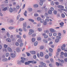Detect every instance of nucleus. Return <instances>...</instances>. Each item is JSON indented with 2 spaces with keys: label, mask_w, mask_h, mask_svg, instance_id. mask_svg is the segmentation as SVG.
<instances>
[{
  "label": "nucleus",
  "mask_w": 67,
  "mask_h": 67,
  "mask_svg": "<svg viewBox=\"0 0 67 67\" xmlns=\"http://www.w3.org/2000/svg\"><path fill=\"white\" fill-rule=\"evenodd\" d=\"M29 20L30 21H31V22H34V20H33L31 19H29Z\"/></svg>",
  "instance_id": "30"
},
{
  "label": "nucleus",
  "mask_w": 67,
  "mask_h": 67,
  "mask_svg": "<svg viewBox=\"0 0 67 67\" xmlns=\"http://www.w3.org/2000/svg\"><path fill=\"white\" fill-rule=\"evenodd\" d=\"M61 64H63L64 63V60H61Z\"/></svg>",
  "instance_id": "60"
},
{
  "label": "nucleus",
  "mask_w": 67,
  "mask_h": 67,
  "mask_svg": "<svg viewBox=\"0 0 67 67\" xmlns=\"http://www.w3.org/2000/svg\"><path fill=\"white\" fill-rule=\"evenodd\" d=\"M9 29L10 30H12L13 29H14V27H9Z\"/></svg>",
  "instance_id": "41"
},
{
  "label": "nucleus",
  "mask_w": 67,
  "mask_h": 67,
  "mask_svg": "<svg viewBox=\"0 0 67 67\" xmlns=\"http://www.w3.org/2000/svg\"><path fill=\"white\" fill-rule=\"evenodd\" d=\"M53 12L54 14H57V11L56 10H54Z\"/></svg>",
  "instance_id": "52"
},
{
  "label": "nucleus",
  "mask_w": 67,
  "mask_h": 67,
  "mask_svg": "<svg viewBox=\"0 0 67 67\" xmlns=\"http://www.w3.org/2000/svg\"><path fill=\"white\" fill-rule=\"evenodd\" d=\"M37 44H38V42H36L34 43V46H37Z\"/></svg>",
  "instance_id": "28"
},
{
  "label": "nucleus",
  "mask_w": 67,
  "mask_h": 67,
  "mask_svg": "<svg viewBox=\"0 0 67 67\" xmlns=\"http://www.w3.org/2000/svg\"><path fill=\"white\" fill-rule=\"evenodd\" d=\"M4 60V62H7V61H8V59L7 58H5L4 59H3L2 61H3Z\"/></svg>",
  "instance_id": "38"
},
{
  "label": "nucleus",
  "mask_w": 67,
  "mask_h": 67,
  "mask_svg": "<svg viewBox=\"0 0 67 67\" xmlns=\"http://www.w3.org/2000/svg\"><path fill=\"white\" fill-rule=\"evenodd\" d=\"M58 36H57L56 37L57 38H61V37H60L61 36V34L60 33H59L58 34Z\"/></svg>",
  "instance_id": "5"
},
{
  "label": "nucleus",
  "mask_w": 67,
  "mask_h": 67,
  "mask_svg": "<svg viewBox=\"0 0 67 67\" xmlns=\"http://www.w3.org/2000/svg\"><path fill=\"white\" fill-rule=\"evenodd\" d=\"M42 40V38L40 37H38L37 38V40L38 41H41Z\"/></svg>",
  "instance_id": "33"
},
{
  "label": "nucleus",
  "mask_w": 67,
  "mask_h": 67,
  "mask_svg": "<svg viewBox=\"0 0 67 67\" xmlns=\"http://www.w3.org/2000/svg\"><path fill=\"white\" fill-rule=\"evenodd\" d=\"M29 11H30V12H31V11H32V9L30 8H29Z\"/></svg>",
  "instance_id": "58"
},
{
  "label": "nucleus",
  "mask_w": 67,
  "mask_h": 67,
  "mask_svg": "<svg viewBox=\"0 0 67 67\" xmlns=\"http://www.w3.org/2000/svg\"><path fill=\"white\" fill-rule=\"evenodd\" d=\"M16 52H19L20 51V48H19V47H17L16 48Z\"/></svg>",
  "instance_id": "14"
},
{
  "label": "nucleus",
  "mask_w": 67,
  "mask_h": 67,
  "mask_svg": "<svg viewBox=\"0 0 67 67\" xmlns=\"http://www.w3.org/2000/svg\"><path fill=\"white\" fill-rule=\"evenodd\" d=\"M37 21H40L41 20V18L40 17H38L37 18Z\"/></svg>",
  "instance_id": "35"
},
{
  "label": "nucleus",
  "mask_w": 67,
  "mask_h": 67,
  "mask_svg": "<svg viewBox=\"0 0 67 67\" xmlns=\"http://www.w3.org/2000/svg\"><path fill=\"white\" fill-rule=\"evenodd\" d=\"M10 55H11V57L12 58H14L15 57V54H14L11 53L10 54Z\"/></svg>",
  "instance_id": "8"
},
{
  "label": "nucleus",
  "mask_w": 67,
  "mask_h": 67,
  "mask_svg": "<svg viewBox=\"0 0 67 67\" xmlns=\"http://www.w3.org/2000/svg\"><path fill=\"white\" fill-rule=\"evenodd\" d=\"M49 52H50V53H52L53 50L51 48H49Z\"/></svg>",
  "instance_id": "23"
},
{
  "label": "nucleus",
  "mask_w": 67,
  "mask_h": 67,
  "mask_svg": "<svg viewBox=\"0 0 67 67\" xmlns=\"http://www.w3.org/2000/svg\"><path fill=\"white\" fill-rule=\"evenodd\" d=\"M36 61H28L27 62H26L25 63V65H30V63H32V64H36Z\"/></svg>",
  "instance_id": "1"
},
{
  "label": "nucleus",
  "mask_w": 67,
  "mask_h": 67,
  "mask_svg": "<svg viewBox=\"0 0 67 67\" xmlns=\"http://www.w3.org/2000/svg\"><path fill=\"white\" fill-rule=\"evenodd\" d=\"M34 8H38V5L37 4H35L34 5Z\"/></svg>",
  "instance_id": "19"
},
{
  "label": "nucleus",
  "mask_w": 67,
  "mask_h": 67,
  "mask_svg": "<svg viewBox=\"0 0 67 67\" xmlns=\"http://www.w3.org/2000/svg\"><path fill=\"white\" fill-rule=\"evenodd\" d=\"M9 55V53H6L5 54V56L6 57H8Z\"/></svg>",
  "instance_id": "37"
},
{
  "label": "nucleus",
  "mask_w": 67,
  "mask_h": 67,
  "mask_svg": "<svg viewBox=\"0 0 67 67\" xmlns=\"http://www.w3.org/2000/svg\"><path fill=\"white\" fill-rule=\"evenodd\" d=\"M17 42L19 43H21L22 42V40L21 39H18L17 40Z\"/></svg>",
  "instance_id": "21"
},
{
  "label": "nucleus",
  "mask_w": 67,
  "mask_h": 67,
  "mask_svg": "<svg viewBox=\"0 0 67 67\" xmlns=\"http://www.w3.org/2000/svg\"><path fill=\"white\" fill-rule=\"evenodd\" d=\"M40 65H43L44 66H46V64H45V63H44L43 62H41L40 63Z\"/></svg>",
  "instance_id": "16"
},
{
  "label": "nucleus",
  "mask_w": 67,
  "mask_h": 67,
  "mask_svg": "<svg viewBox=\"0 0 67 67\" xmlns=\"http://www.w3.org/2000/svg\"><path fill=\"white\" fill-rule=\"evenodd\" d=\"M20 15H18L17 16L16 18L17 20H19V18H20Z\"/></svg>",
  "instance_id": "55"
},
{
  "label": "nucleus",
  "mask_w": 67,
  "mask_h": 67,
  "mask_svg": "<svg viewBox=\"0 0 67 67\" xmlns=\"http://www.w3.org/2000/svg\"><path fill=\"white\" fill-rule=\"evenodd\" d=\"M64 23L63 22H62L61 23H60L59 24L60 25H61V26H63L64 25Z\"/></svg>",
  "instance_id": "27"
},
{
  "label": "nucleus",
  "mask_w": 67,
  "mask_h": 67,
  "mask_svg": "<svg viewBox=\"0 0 67 67\" xmlns=\"http://www.w3.org/2000/svg\"><path fill=\"white\" fill-rule=\"evenodd\" d=\"M44 54L43 52H41L40 53V56L41 57H43Z\"/></svg>",
  "instance_id": "15"
},
{
  "label": "nucleus",
  "mask_w": 67,
  "mask_h": 67,
  "mask_svg": "<svg viewBox=\"0 0 67 67\" xmlns=\"http://www.w3.org/2000/svg\"><path fill=\"white\" fill-rule=\"evenodd\" d=\"M57 52H58H58H60L61 51V50L59 48L57 49Z\"/></svg>",
  "instance_id": "48"
},
{
  "label": "nucleus",
  "mask_w": 67,
  "mask_h": 67,
  "mask_svg": "<svg viewBox=\"0 0 67 67\" xmlns=\"http://www.w3.org/2000/svg\"><path fill=\"white\" fill-rule=\"evenodd\" d=\"M49 55L50 57L52 56V53H49Z\"/></svg>",
  "instance_id": "59"
},
{
  "label": "nucleus",
  "mask_w": 67,
  "mask_h": 67,
  "mask_svg": "<svg viewBox=\"0 0 67 67\" xmlns=\"http://www.w3.org/2000/svg\"><path fill=\"white\" fill-rule=\"evenodd\" d=\"M26 54L27 56H30V54L29 53L26 52Z\"/></svg>",
  "instance_id": "50"
},
{
  "label": "nucleus",
  "mask_w": 67,
  "mask_h": 67,
  "mask_svg": "<svg viewBox=\"0 0 67 67\" xmlns=\"http://www.w3.org/2000/svg\"><path fill=\"white\" fill-rule=\"evenodd\" d=\"M33 58L34 59H36V55H34L33 56Z\"/></svg>",
  "instance_id": "45"
},
{
  "label": "nucleus",
  "mask_w": 67,
  "mask_h": 67,
  "mask_svg": "<svg viewBox=\"0 0 67 67\" xmlns=\"http://www.w3.org/2000/svg\"><path fill=\"white\" fill-rule=\"evenodd\" d=\"M16 37L17 38H19L21 39V37L19 35H17L16 36Z\"/></svg>",
  "instance_id": "18"
},
{
  "label": "nucleus",
  "mask_w": 67,
  "mask_h": 67,
  "mask_svg": "<svg viewBox=\"0 0 67 67\" xmlns=\"http://www.w3.org/2000/svg\"><path fill=\"white\" fill-rule=\"evenodd\" d=\"M21 59H22L20 61L21 63H24V60H26V59L25 58H24L23 57H21Z\"/></svg>",
  "instance_id": "4"
},
{
  "label": "nucleus",
  "mask_w": 67,
  "mask_h": 67,
  "mask_svg": "<svg viewBox=\"0 0 67 67\" xmlns=\"http://www.w3.org/2000/svg\"><path fill=\"white\" fill-rule=\"evenodd\" d=\"M55 4L56 5H59V3L58 2H55Z\"/></svg>",
  "instance_id": "57"
},
{
  "label": "nucleus",
  "mask_w": 67,
  "mask_h": 67,
  "mask_svg": "<svg viewBox=\"0 0 67 67\" xmlns=\"http://www.w3.org/2000/svg\"><path fill=\"white\" fill-rule=\"evenodd\" d=\"M43 24L44 25H46L47 24V22L46 21H44L43 22Z\"/></svg>",
  "instance_id": "39"
},
{
  "label": "nucleus",
  "mask_w": 67,
  "mask_h": 67,
  "mask_svg": "<svg viewBox=\"0 0 67 67\" xmlns=\"http://www.w3.org/2000/svg\"><path fill=\"white\" fill-rule=\"evenodd\" d=\"M40 49H43V48H44V46H40Z\"/></svg>",
  "instance_id": "43"
},
{
  "label": "nucleus",
  "mask_w": 67,
  "mask_h": 67,
  "mask_svg": "<svg viewBox=\"0 0 67 67\" xmlns=\"http://www.w3.org/2000/svg\"><path fill=\"white\" fill-rule=\"evenodd\" d=\"M50 61L51 62H54V60H53V59L52 58H51L50 59Z\"/></svg>",
  "instance_id": "61"
},
{
  "label": "nucleus",
  "mask_w": 67,
  "mask_h": 67,
  "mask_svg": "<svg viewBox=\"0 0 67 67\" xmlns=\"http://www.w3.org/2000/svg\"><path fill=\"white\" fill-rule=\"evenodd\" d=\"M57 33H54L53 34V35L54 36H57Z\"/></svg>",
  "instance_id": "44"
},
{
  "label": "nucleus",
  "mask_w": 67,
  "mask_h": 67,
  "mask_svg": "<svg viewBox=\"0 0 67 67\" xmlns=\"http://www.w3.org/2000/svg\"><path fill=\"white\" fill-rule=\"evenodd\" d=\"M10 34H9V33H7V36L9 38V37H10Z\"/></svg>",
  "instance_id": "32"
},
{
  "label": "nucleus",
  "mask_w": 67,
  "mask_h": 67,
  "mask_svg": "<svg viewBox=\"0 0 67 67\" xmlns=\"http://www.w3.org/2000/svg\"><path fill=\"white\" fill-rule=\"evenodd\" d=\"M27 13V11H26V10H25V13H24V15L25 16H27V14H26Z\"/></svg>",
  "instance_id": "26"
},
{
  "label": "nucleus",
  "mask_w": 67,
  "mask_h": 67,
  "mask_svg": "<svg viewBox=\"0 0 67 67\" xmlns=\"http://www.w3.org/2000/svg\"><path fill=\"white\" fill-rule=\"evenodd\" d=\"M51 4L52 5H54V2L53 1H52L51 2Z\"/></svg>",
  "instance_id": "34"
},
{
  "label": "nucleus",
  "mask_w": 67,
  "mask_h": 67,
  "mask_svg": "<svg viewBox=\"0 0 67 67\" xmlns=\"http://www.w3.org/2000/svg\"><path fill=\"white\" fill-rule=\"evenodd\" d=\"M38 31L39 32H41V31H42V29L40 28H38Z\"/></svg>",
  "instance_id": "42"
},
{
  "label": "nucleus",
  "mask_w": 67,
  "mask_h": 67,
  "mask_svg": "<svg viewBox=\"0 0 67 67\" xmlns=\"http://www.w3.org/2000/svg\"><path fill=\"white\" fill-rule=\"evenodd\" d=\"M35 39L34 38H32V42H35Z\"/></svg>",
  "instance_id": "36"
},
{
  "label": "nucleus",
  "mask_w": 67,
  "mask_h": 67,
  "mask_svg": "<svg viewBox=\"0 0 67 67\" xmlns=\"http://www.w3.org/2000/svg\"><path fill=\"white\" fill-rule=\"evenodd\" d=\"M62 18H65V15L64 14H62Z\"/></svg>",
  "instance_id": "47"
},
{
  "label": "nucleus",
  "mask_w": 67,
  "mask_h": 67,
  "mask_svg": "<svg viewBox=\"0 0 67 67\" xmlns=\"http://www.w3.org/2000/svg\"><path fill=\"white\" fill-rule=\"evenodd\" d=\"M23 29L24 31L25 32H26V30L25 28L26 27V22H25L23 24Z\"/></svg>",
  "instance_id": "2"
},
{
  "label": "nucleus",
  "mask_w": 67,
  "mask_h": 67,
  "mask_svg": "<svg viewBox=\"0 0 67 67\" xmlns=\"http://www.w3.org/2000/svg\"><path fill=\"white\" fill-rule=\"evenodd\" d=\"M23 9H24V8H25V4H24L23 6Z\"/></svg>",
  "instance_id": "64"
},
{
  "label": "nucleus",
  "mask_w": 67,
  "mask_h": 67,
  "mask_svg": "<svg viewBox=\"0 0 67 67\" xmlns=\"http://www.w3.org/2000/svg\"><path fill=\"white\" fill-rule=\"evenodd\" d=\"M36 36V34H34L32 35V37H35Z\"/></svg>",
  "instance_id": "51"
},
{
  "label": "nucleus",
  "mask_w": 67,
  "mask_h": 67,
  "mask_svg": "<svg viewBox=\"0 0 67 67\" xmlns=\"http://www.w3.org/2000/svg\"><path fill=\"white\" fill-rule=\"evenodd\" d=\"M30 53L31 54H35V53H36V52H35V51H30Z\"/></svg>",
  "instance_id": "11"
},
{
  "label": "nucleus",
  "mask_w": 67,
  "mask_h": 67,
  "mask_svg": "<svg viewBox=\"0 0 67 67\" xmlns=\"http://www.w3.org/2000/svg\"><path fill=\"white\" fill-rule=\"evenodd\" d=\"M43 36H44V38H48V36L47 35H46V34H42Z\"/></svg>",
  "instance_id": "7"
},
{
  "label": "nucleus",
  "mask_w": 67,
  "mask_h": 67,
  "mask_svg": "<svg viewBox=\"0 0 67 67\" xmlns=\"http://www.w3.org/2000/svg\"><path fill=\"white\" fill-rule=\"evenodd\" d=\"M55 64L58 67L59 66V65H60V64H59V63L57 62H56L55 63Z\"/></svg>",
  "instance_id": "22"
},
{
  "label": "nucleus",
  "mask_w": 67,
  "mask_h": 67,
  "mask_svg": "<svg viewBox=\"0 0 67 67\" xmlns=\"http://www.w3.org/2000/svg\"><path fill=\"white\" fill-rule=\"evenodd\" d=\"M59 38H57V39L55 40V42L56 43L58 42H59Z\"/></svg>",
  "instance_id": "31"
},
{
  "label": "nucleus",
  "mask_w": 67,
  "mask_h": 67,
  "mask_svg": "<svg viewBox=\"0 0 67 67\" xmlns=\"http://www.w3.org/2000/svg\"><path fill=\"white\" fill-rule=\"evenodd\" d=\"M8 47V46L6 45V44H4V47L5 48H7V47Z\"/></svg>",
  "instance_id": "62"
},
{
  "label": "nucleus",
  "mask_w": 67,
  "mask_h": 67,
  "mask_svg": "<svg viewBox=\"0 0 67 67\" xmlns=\"http://www.w3.org/2000/svg\"><path fill=\"white\" fill-rule=\"evenodd\" d=\"M57 7L58 8H60V9L64 8V7L62 5H59L57 6Z\"/></svg>",
  "instance_id": "10"
},
{
  "label": "nucleus",
  "mask_w": 67,
  "mask_h": 67,
  "mask_svg": "<svg viewBox=\"0 0 67 67\" xmlns=\"http://www.w3.org/2000/svg\"><path fill=\"white\" fill-rule=\"evenodd\" d=\"M29 31L30 32H29V35H31V34H32V33L34 32V31L32 29H30L29 30Z\"/></svg>",
  "instance_id": "3"
},
{
  "label": "nucleus",
  "mask_w": 67,
  "mask_h": 67,
  "mask_svg": "<svg viewBox=\"0 0 67 67\" xmlns=\"http://www.w3.org/2000/svg\"><path fill=\"white\" fill-rule=\"evenodd\" d=\"M45 58L46 59H48L49 58V56L48 55H46L45 56Z\"/></svg>",
  "instance_id": "25"
},
{
  "label": "nucleus",
  "mask_w": 67,
  "mask_h": 67,
  "mask_svg": "<svg viewBox=\"0 0 67 67\" xmlns=\"http://www.w3.org/2000/svg\"><path fill=\"white\" fill-rule=\"evenodd\" d=\"M34 15L35 16H38V14H35Z\"/></svg>",
  "instance_id": "54"
},
{
  "label": "nucleus",
  "mask_w": 67,
  "mask_h": 67,
  "mask_svg": "<svg viewBox=\"0 0 67 67\" xmlns=\"http://www.w3.org/2000/svg\"><path fill=\"white\" fill-rule=\"evenodd\" d=\"M15 45L16 46H19V43L18 42H16L15 43Z\"/></svg>",
  "instance_id": "40"
},
{
  "label": "nucleus",
  "mask_w": 67,
  "mask_h": 67,
  "mask_svg": "<svg viewBox=\"0 0 67 67\" xmlns=\"http://www.w3.org/2000/svg\"><path fill=\"white\" fill-rule=\"evenodd\" d=\"M6 40L8 42H11V40L10 38H7L6 39Z\"/></svg>",
  "instance_id": "9"
},
{
  "label": "nucleus",
  "mask_w": 67,
  "mask_h": 67,
  "mask_svg": "<svg viewBox=\"0 0 67 67\" xmlns=\"http://www.w3.org/2000/svg\"><path fill=\"white\" fill-rule=\"evenodd\" d=\"M45 0H40V2L39 3V4H40V5H43V2L44 1H45Z\"/></svg>",
  "instance_id": "6"
},
{
  "label": "nucleus",
  "mask_w": 67,
  "mask_h": 67,
  "mask_svg": "<svg viewBox=\"0 0 67 67\" xmlns=\"http://www.w3.org/2000/svg\"><path fill=\"white\" fill-rule=\"evenodd\" d=\"M7 10V7H5L2 10L3 11H6Z\"/></svg>",
  "instance_id": "29"
},
{
  "label": "nucleus",
  "mask_w": 67,
  "mask_h": 67,
  "mask_svg": "<svg viewBox=\"0 0 67 67\" xmlns=\"http://www.w3.org/2000/svg\"><path fill=\"white\" fill-rule=\"evenodd\" d=\"M50 31L51 32H55V30L52 28L50 29Z\"/></svg>",
  "instance_id": "12"
},
{
  "label": "nucleus",
  "mask_w": 67,
  "mask_h": 67,
  "mask_svg": "<svg viewBox=\"0 0 67 67\" xmlns=\"http://www.w3.org/2000/svg\"><path fill=\"white\" fill-rule=\"evenodd\" d=\"M64 55L65 57H67V53L66 52H65L64 54Z\"/></svg>",
  "instance_id": "56"
},
{
  "label": "nucleus",
  "mask_w": 67,
  "mask_h": 67,
  "mask_svg": "<svg viewBox=\"0 0 67 67\" xmlns=\"http://www.w3.org/2000/svg\"><path fill=\"white\" fill-rule=\"evenodd\" d=\"M43 41L44 43H47V41H46L45 39H44Z\"/></svg>",
  "instance_id": "46"
},
{
  "label": "nucleus",
  "mask_w": 67,
  "mask_h": 67,
  "mask_svg": "<svg viewBox=\"0 0 67 67\" xmlns=\"http://www.w3.org/2000/svg\"><path fill=\"white\" fill-rule=\"evenodd\" d=\"M44 32L45 33H49V31H48V30H47V31H44Z\"/></svg>",
  "instance_id": "63"
},
{
  "label": "nucleus",
  "mask_w": 67,
  "mask_h": 67,
  "mask_svg": "<svg viewBox=\"0 0 67 67\" xmlns=\"http://www.w3.org/2000/svg\"><path fill=\"white\" fill-rule=\"evenodd\" d=\"M9 11L10 12H13V9H12V8H10L9 9Z\"/></svg>",
  "instance_id": "24"
},
{
  "label": "nucleus",
  "mask_w": 67,
  "mask_h": 67,
  "mask_svg": "<svg viewBox=\"0 0 67 67\" xmlns=\"http://www.w3.org/2000/svg\"><path fill=\"white\" fill-rule=\"evenodd\" d=\"M50 9H51V11H54V9L53 7H51V8Z\"/></svg>",
  "instance_id": "53"
},
{
  "label": "nucleus",
  "mask_w": 67,
  "mask_h": 67,
  "mask_svg": "<svg viewBox=\"0 0 67 67\" xmlns=\"http://www.w3.org/2000/svg\"><path fill=\"white\" fill-rule=\"evenodd\" d=\"M48 13L49 14H52V11H51V10H49L48 12Z\"/></svg>",
  "instance_id": "17"
},
{
  "label": "nucleus",
  "mask_w": 67,
  "mask_h": 67,
  "mask_svg": "<svg viewBox=\"0 0 67 67\" xmlns=\"http://www.w3.org/2000/svg\"><path fill=\"white\" fill-rule=\"evenodd\" d=\"M7 49L8 52H11L12 51V49L10 47H8Z\"/></svg>",
  "instance_id": "13"
},
{
  "label": "nucleus",
  "mask_w": 67,
  "mask_h": 67,
  "mask_svg": "<svg viewBox=\"0 0 67 67\" xmlns=\"http://www.w3.org/2000/svg\"><path fill=\"white\" fill-rule=\"evenodd\" d=\"M24 20V19L22 18H21L19 20L20 21H23Z\"/></svg>",
  "instance_id": "49"
},
{
  "label": "nucleus",
  "mask_w": 67,
  "mask_h": 67,
  "mask_svg": "<svg viewBox=\"0 0 67 67\" xmlns=\"http://www.w3.org/2000/svg\"><path fill=\"white\" fill-rule=\"evenodd\" d=\"M24 45V44L23 43H20L19 44V46L20 47H22L23 45Z\"/></svg>",
  "instance_id": "20"
}]
</instances>
